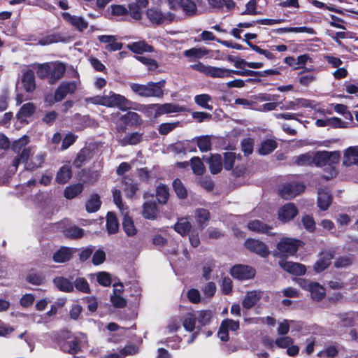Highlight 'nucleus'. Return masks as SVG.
<instances>
[{
    "mask_svg": "<svg viewBox=\"0 0 358 358\" xmlns=\"http://www.w3.org/2000/svg\"><path fill=\"white\" fill-rule=\"evenodd\" d=\"M279 94L270 93H259L255 95V99L258 101L257 110L259 112H269L275 110L280 105L278 102Z\"/></svg>",
    "mask_w": 358,
    "mask_h": 358,
    "instance_id": "5",
    "label": "nucleus"
},
{
    "mask_svg": "<svg viewBox=\"0 0 358 358\" xmlns=\"http://www.w3.org/2000/svg\"><path fill=\"white\" fill-rule=\"evenodd\" d=\"M80 82L77 81H64L62 82L57 88L54 99L57 102L61 101L68 94H73L78 89Z\"/></svg>",
    "mask_w": 358,
    "mask_h": 358,
    "instance_id": "11",
    "label": "nucleus"
},
{
    "mask_svg": "<svg viewBox=\"0 0 358 358\" xmlns=\"http://www.w3.org/2000/svg\"><path fill=\"white\" fill-rule=\"evenodd\" d=\"M71 176L72 171L71 167L67 165H64L57 171L55 180L57 183L64 185L70 180Z\"/></svg>",
    "mask_w": 358,
    "mask_h": 358,
    "instance_id": "39",
    "label": "nucleus"
},
{
    "mask_svg": "<svg viewBox=\"0 0 358 358\" xmlns=\"http://www.w3.org/2000/svg\"><path fill=\"white\" fill-rule=\"evenodd\" d=\"M212 98L209 94H202L194 96L195 103L203 108L212 110L213 106L208 104Z\"/></svg>",
    "mask_w": 358,
    "mask_h": 358,
    "instance_id": "56",
    "label": "nucleus"
},
{
    "mask_svg": "<svg viewBox=\"0 0 358 358\" xmlns=\"http://www.w3.org/2000/svg\"><path fill=\"white\" fill-rule=\"evenodd\" d=\"M298 213V209L295 205L293 203H288L279 209L278 219L282 222H287L293 220Z\"/></svg>",
    "mask_w": 358,
    "mask_h": 358,
    "instance_id": "14",
    "label": "nucleus"
},
{
    "mask_svg": "<svg viewBox=\"0 0 358 358\" xmlns=\"http://www.w3.org/2000/svg\"><path fill=\"white\" fill-rule=\"evenodd\" d=\"M122 228L127 236L132 237L137 234V229L131 217L126 215L122 221Z\"/></svg>",
    "mask_w": 358,
    "mask_h": 358,
    "instance_id": "40",
    "label": "nucleus"
},
{
    "mask_svg": "<svg viewBox=\"0 0 358 358\" xmlns=\"http://www.w3.org/2000/svg\"><path fill=\"white\" fill-rule=\"evenodd\" d=\"M106 229L109 234H115L118 231L119 222L116 215L113 212H108L106 215Z\"/></svg>",
    "mask_w": 358,
    "mask_h": 358,
    "instance_id": "37",
    "label": "nucleus"
},
{
    "mask_svg": "<svg viewBox=\"0 0 358 358\" xmlns=\"http://www.w3.org/2000/svg\"><path fill=\"white\" fill-rule=\"evenodd\" d=\"M313 164L318 167L329 164L328 151L317 152L313 157Z\"/></svg>",
    "mask_w": 358,
    "mask_h": 358,
    "instance_id": "55",
    "label": "nucleus"
},
{
    "mask_svg": "<svg viewBox=\"0 0 358 358\" xmlns=\"http://www.w3.org/2000/svg\"><path fill=\"white\" fill-rule=\"evenodd\" d=\"M208 164L210 171L213 175L219 173L222 169V157L220 155H213Z\"/></svg>",
    "mask_w": 358,
    "mask_h": 358,
    "instance_id": "49",
    "label": "nucleus"
},
{
    "mask_svg": "<svg viewBox=\"0 0 358 358\" xmlns=\"http://www.w3.org/2000/svg\"><path fill=\"white\" fill-rule=\"evenodd\" d=\"M148 3V0H136V2L129 4L128 13H129L131 17L134 20H140L142 17L141 10L145 8Z\"/></svg>",
    "mask_w": 358,
    "mask_h": 358,
    "instance_id": "24",
    "label": "nucleus"
},
{
    "mask_svg": "<svg viewBox=\"0 0 358 358\" xmlns=\"http://www.w3.org/2000/svg\"><path fill=\"white\" fill-rule=\"evenodd\" d=\"M73 287H75L76 290L84 293L90 294L91 289L87 280L83 277L77 278L73 282Z\"/></svg>",
    "mask_w": 358,
    "mask_h": 358,
    "instance_id": "52",
    "label": "nucleus"
},
{
    "mask_svg": "<svg viewBox=\"0 0 358 358\" xmlns=\"http://www.w3.org/2000/svg\"><path fill=\"white\" fill-rule=\"evenodd\" d=\"M134 110L144 113L149 117H157V103L150 105H141L135 103Z\"/></svg>",
    "mask_w": 358,
    "mask_h": 358,
    "instance_id": "47",
    "label": "nucleus"
},
{
    "mask_svg": "<svg viewBox=\"0 0 358 358\" xmlns=\"http://www.w3.org/2000/svg\"><path fill=\"white\" fill-rule=\"evenodd\" d=\"M195 217L200 230L205 227V223L210 220V215L208 210L205 208H198L195 211Z\"/></svg>",
    "mask_w": 358,
    "mask_h": 358,
    "instance_id": "42",
    "label": "nucleus"
},
{
    "mask_svg": "<svg viewBox=\"0 0 358 358\" xmlns=\"http://www.w3.org/2000/svg\"><path fill=\"white\" fill-rule=\"evenodd\" d=\"M174 229L176 232L180 234L182 236H185L190 233L192 229L191 223L182 218L177 222L174 225Z\"/></svg>",
    "mask_w": 358,
    "mask_h": 358,
    "instance_id": "48",
    "label": "nucleus"
},
{
    "mask_svg": "<svg viewBox=\"0 0 358 358\" xmlns=\"http://www.w3.org/2000/svg\"><path fill=\"white\" fill-rule=\"evenodd\" d=\"M196 317L194 313H187L182 321V326L189 332H192L195 329Z\"/></svg>",
    "mask_w": 358,
    "mask_h": 358,
    "instance_id": "54",
    "label": "nucleus"
},
{
    "mask_svg": "<svg viewBox=\"0 0 358 358\" xmlns=\"http://www.w3.org/2000/svg\"><path fill=\"white\" fill-rule=\"evenodd\" d=\"M191 167L194 174L201 176L206 171L205 166L199 157H195L191 159Z\"/></svg>",
    "mask_w": 358,
    "mask_h": 358,
    "instance_id": "57",
    "label": "nucleus"
},
{
    "mask_svg": "<svg viewBox=\"0 0 358 358\" xmlns=\"http://www.w3.org/2000/svg\"><path fill=\"white\" fill-rule=\"evenodd\" d=\"M26 281L31 285L39 286L44 284L45 278L41 272L31 270L26 277Z\"/></svg>",
    "mask_w": 358,
    "mask_h": 358,
    "instance_id": "46",
    "label": "nucleus"
},
{
    "mask_svg": "<svg viewBox=\"0 0 358 358\" xmlns=\"http://www.w3.org/2000/svg\"><path fill=\"white\" fill-rule=\"evenodd\" d=\"M294 164L297 166H308L313 164V157L309 153H305L295 157Z\"/></svg>",
    "mask_w": 358,
    "mask_h": 358,
    "instance_id": "63",
    "label": "nucleus"
},
{
    "mask_svg": "<svg viewBox=\"0 0 358 358\" xmlns=\"http://www.w3.org/2000/svg\"><path fill=\"white\" fill-rule=\"evenodd\" d=\"M332 202V196L327 190L320 189L317 195V206L322 210H326L329 208Z\"/></svg>",
    "mask_w": 358,
    "mask_h": 358,
    "instance_id": "27",
    "label": "nucleus"
},
{
    "mask_svg": "<svg viewBox=\"0 0 358 358\" xmlns=\"http://www.w3.org/2000/svg\"><path fill=\"white\" fill-rule=\"evenodd\" d=\"M209 53V50L204 47L192 48L183 52L184 56L192 59H201Z\"/></svg>",
    "mask_w": 358,
    "mask_h": 358,
    "instance_id": "43",
    "label": "nucleus"
},
{
    "mask_svg": "<svg viewBox=\"0 0 358 358\" xmlns=\"http://www.w3.org/2000/svg\"><path fill=\"white\" fill-rule=\"evenodd\" d=\"M235 104L242 106L245 108L257 110L258 101L255 99V95L250 99L238 98L234 101Z\"/></svg>",
    "mask_w": 358,
    "mask_h": 358,
    "instance_id": "53",
    "label": "nucleus"
},
{
    "mask_svg": "<svg viewBox=\"0 0 358 358\" xmlns=\"http://www.w3.org/2000/svg\"><path fill=\"white\" fill-rule=\"evenodd\" d=\"M146 15L149 20L154 24L159 25L164 23H170L176 18V15L171 12L162 13L157 8L148 9Z\"/></svg>",
    "mask_w": 358,
    "mask_h": 358,
    "instance_id": "6",
    "label": "nucleus"
},
{
    "mask_svg": "<svg viewBox=\"0 0 358 358\" xmlns=\"http://www.w3.org/2000/svg\"><path fill=\"white\" fill-rule=\"evenodd\" d=\"M55 285L57 288L64 292H73V284L69 279L64 277H56L53 280Z\"/></svg>",
    "mask_w": 358,
    "mask_h": 358,
    "instance_id": "35",
    "label": "nucleus"
},
{
    "mask_svg": "<svg viewBox=\"0 0 358 358\" xmlns=\"http://www.w3.org/2000/svg\"><path fill=\"white\" fill-rule=\"evenodd\" d=\"M248 228L249 230L259 234H264L270 236H275V233L271 231L273 227L259 220H254L248 222Z\"/></svg>",
    "mask_w": 358,
    "mask_h": 358,
    "instance_id": "18",
    "label": "nucleus"
},
{
    "mask_svg": "<svg viewBox=\"0 0 358 358\" xmlns=\"http://www.w3.org/2000/svg\"><path fill=\"white\" fill-rule=\"evenodd\" d=\"M64 234L66 237L71 239H77L83 236L84 231L82 228H80L77 226H73L64 230Z\"/></svg>",
    "mask_w": 358,
    "mask_h": 358,
    "instance_id": "61",
    "label": "nucleus"
},
{
    "mask_svg": "<svg viewBox=\"0 0 358 358\" xmlns=\"http://www.w3.org/2000/svg\"><path fill=\"white\" fill-rule=\"evenodd\" d=\"M316 104L314 101H311L309 99L299 98L296 99L293 101H286L284 103H282L280 108L281 110H296L301 108H315Z\"/></svg>",
    "mask_w": 358,
    "mask_h": 358,
    "instance_id": "13",
    "label": "nucleus"
},
{
    "mask_svg": "<svg viewBox=\"0 0 358 358\" xmlns=\"http://www.w3.org/2000/svg\"><path fill=\"white\" fill-rule=\"evenodd\" d=\"M315 124L320 127H331V128H338L339 127H343L344 123H342V120L336 117L317 120L315 122Z\"/></svg>",
    "mask_w": 358,
    "mask_h": 358,
    "instance_id": "34",
    "label": "nucleus"
},
{
    "mask_svg": "<svg viewBox=\"0 0 358 358\" xmlns=\"http://www.w3.org/2000/svg\"><path fill=\"white\" fill-rule=\"evenodd\" d=\"M36 107L32 103H27L24 104L17 114V118L23 122L26 118L30 117L35 111Z\"/></svg>",
    "mask_w": 358,
    "mask_h": 358,
    "instance_id": "44",
    "label": "nucleus"
},
{
    "mask_svg": "<svg viewBox=\"0 0 358 358\" xmlns=\"http://www.w3.org/2000/svg\"><path fill=\"white\" fill-rule=\"evenodd\" d=\"M62 17L79 31H83L88 26L87 22L82 17L72 15L69 13H63Z\"/></svg>",
    "mask_w": 358,
    "mask_h": 358,
    "instance_id": "21",
    "label": "nucleus"
},
{
    "mask_svg": "<svg viewBox=\"0 0 358 358\" xmlns=\"http://www.w3.org/2000/svg\"><path fill=\"white\" fill-rule=\"evenodd\" d=\"M165 80L156 83L149 82L145 85L132 83L130 85V87L134 92L141 96L160 98L164 95L163 87L165 86Z\"/></svg>",
    "mask_w": 358,
    "mask_h": 358,
    "instance_id": "2",
    "label": "nucleus"
},
{
    "mask_svg": "<svg viewBox=\"0 0 358 358\" xmlns=\"http://www.w3.org/2000/svg\"><path fill=\"white\" fill-rule=\"evenodd\" d=\"M101 206V201L98 194H92L86 201L85 208L87 213H92L98 211Z\"/></svg>",
    "mask_w": 358,
    "mask_h": 358,
    "instance_id": "36",
    "label": "nucleus"
},
{
    "mask_svg": "<svg viewBox=\"0 0 358 358\" xmlns=\"http://www.w3.org/2000/svg\"><path fill=\"white\" fill-rule=\"evenodd\" d=\"M277 147V143L273 140L266 141L262 143L259 153L262 155L272 152Z\"/></svg>",
    "mask_w": 358,
    "mask_h": 358,
    "instance_id": "59",
    "label": "nucleus"
},
{
    "mask_svg": "<svg viewBox=\"0 0 358 358\" xmlns=\"http://www.w3.org/2000/svg\"><path fill=\"white\" fill-rule=\"evenodd\" d=\"M343 164L346 166L358 164V149L357 148L350 147L345 150Z\"/></svg>",
    "mask_w": 358,
    "mask_h": 358,
    "instance_id": "33",
    "label": "nucleus"
},
{
    "mask_svg": "<svg viewBox=\"0 0 358 358\" xmlns=\"http://www.w3.org/2000/svg\"><path fill=\"white\" fill-rule=\"evenodd\" d=\"M305 243L297 238H282L277 243L276 248L282 256H294L300 248H303Z\"/></svg>",
    "mask_w": 358,
    "mask_h": 358,
    "instance_id": "4",
    "label": "nucleus"
},
{
    "mask_svg": "<svg viewBox=\"0 0 358 358\" xmlns=\"http://www.w3.org/2000/svg\"><path fill=\"white\" fill-rule=\"evenodd\" d=\"M72 257V249L62 246L53 254L52 259L56 263H65L69 262Z\"/></svg>",
    "mask_w": 358,
    "mask_h": 358,
    "instance_id": "26",
    "label": "nucleus"
},
{
    "mask_svg": "<svg viewBox=\"0 0 358 358\" xmlns=\"http://www.w3.org/2000/svg\"><path fill=\"white\" fill-rule=\"evenodd\" d=\"M22 83L27 92H32L35 90V76L32 70H22Z\"/></svg>",
    "mask_w": 358,
    "mask_h": 358,
    "instance_id": "22",
    "label": "nucleus"
},
{
    "mask_svg": "<svg viewBox=\"0 0 358 358\" xmlns=\"http://www.w3.org/2000/svg\"><path fill=\"white\" fill-rule=\"evenodd\" d=\"M240 329L238 320L232 319H224L220 325L217 335L220 339L223 342H227L229 340V331H236Z\"/></svg>",
    "mask_w": 358,
    "mask_h": 358,
    "instance_id": "9",
    "label": "nucleus"
},
{
    "mask_svg": "<svg viewBox=\"0 0 358 358\" xmlns=\"http://www.w3.org/2000/svg\"><path fill=\"white\" fill-rule=\"evenodd\" d=\"M141 214L146 220H155L159 214V209L156 202L151 201L144 202L142 206Z\"/></svg>",
    "mask_w": 358,
    "mask_h": 358,
    "instance_id": "20",
    "label": "nucleus"
},
{
    "mask_svg": "<svg viewBox=\"0 0 358 358\" xmlns=\"http://www.w3.org/2000/svg\"><path fill=\"white\" fill-rule=\"evenodd\" d=\"M211 136H199L197 139V145L201 152H207L211 148Z\"/></svg>",
    "mask_w": 358,
    "mask_h": 358,
    "instance_id": "62",
    "label": "nucleus"
},
{
    "mask_svg": "<svg viewBox=\"0 0 358 358\" xmlns=\"http://www.w3.org/2000/svg\"><path fill=\"white\" fill-rule=\"evenodd\" d=\"M280 267L286 272L296 275H303L306 272V267L304 264L293 262H280Z\"/></svg>",
    "mask_w": 358,
    "mask_h": 358,
    "instance_id": "16",
    "label": "nucleus"
},
{
    "mask_svg": "<svg viewBox=\"0 0 358 358\" xmlns=\"http://www.w3.org/2000/svg\"><path fill=\"white\" fill-rule=\"evenodd\" d=\"M190 68L212 78H230L232 77L234 74V70L212 66H206L200 62L191 65Z\"/></svg>",
    "mask_w": 358,
    "mask_h": 358,
    "instance_id": "3",
    "label": "nucleus"
},
{
    "mask_svg": "<svg viewBox=\"0 0 358 358\" xmlns=\"http://www.w3.org/2000/svg\"><path fill=\"white\" fill-rule=\"evenodd\" d=\"M172 185L174 192L179 199H185L187 197V190L180 179H174Z\"/></svg>",
    "mask_w": 358,
    "mask_h": 358,
    "instance_id": "50",
    "label": "nucleus"
},
{
    "mask_svg": "<svg viewBox=\"0 0 358 358\" xmlns=\"http://www.w3.org/2000/svg\"><path fill=\"white\" fill-rule=\"evenodd\" d=\"M50 73L49 83L54 84L60 80L64 75L66 66L61 62H50Z\"/></svg>",
    "mask_w": 358,
    "mask_h": 358,
    "instance_id": "19",
    "label": "nucleus"
},
{
    "mask_svg": "<svg viewBox=\"0 0 358 358\" xmlns=\"http://www.w3.org/2000/svg\"><path fill=\"white\" fill-rule=\"evenodd\" d=\"M127 48L136 54H141L143 52H151L153 48L145 41L134 42L127 45Z\"/></svg>",
    "mask_w": 358,
    "mask_h": 358,
    "instance_id": "41",
    "label": "nucleus"
},
{
    "mask_svg": "<svg viewBox=\"0 0 358 358\" xmlns=\"http://www.w3.org/2000/svg\"><path fill=\"white\" fill-rule=\"evenodd\" d=\"M156 196L158 203L164 205L169 198V189L164 184H160L156 187Z\"/></svg>",
    "mask_w": 358,
    "mask_h": 358,
    "instance_id": "45",
    "label": "nucleus"
},
{
    "mask_svg": "<svg viewBox=\"0 0 358 358\" xmlns=\"http://www.w3.org/2000/svg\"><path fill=\"white\" fill-rule=\"evenodd\" d=\"M306 186L303 182H289L285 184L280 190L282 198L289 200L303 192Z\"/></svg>",
    "mask_w": 358,
    "mask_h": 358,
    "instance_id": "7",
    "label": "nucleus"
},
{
    "mask_svg": "<svg viewBox=\"0 0 358 358\" xmlns=\"http://www.w3.org/2000/svg\"><path fill=\"white\" fill-rule=\"evenodd\" d=\"M301 222L303 228L309 233L315 232L316 223L312 215H305L301 217Z\"/></svg>",
    "mask_w": 358,
    "mask_h": 358,
    "instance_id": "58",
    "label": "nucleus"
},
{
    "mask_svg": "<svg viewBox=\"0 0 358 358\" xmlns=\"http://www.w3.org/2000/svg\"><path fill=\"white\" fill-rule=\"evenodd\" d=\"M261 297L262 292L260 291L252 290L247 292L242 301V306L245 309H250L258 303Z\"/></svg>",
    "mask_w": 358,
    "mask_h": 358,
    "instance_id": "23",
    "label": "nucleus"
},
{
    "mask_svg": "<svg viewBox=\"0 0 358 358\" xmlns=\"http://www.w3.org/2000/svg\"><path fill=\"white\" fill-rule=\"evenodd\" d=\"M108 107H117L121 110L134 109L135 103L128 100L124 96L110 92L108 95Z\"/></svg>",
    "mask_w": 358,
    "mask_h": 358,
    "instance_id": "8",
    "label": "nucleus"
},
{
    "mask_svg": "<svg viewBox=\"0 0 358 358\" xmlns=\"http://www.w3.org/2000/svg\"><path fill=\"white\" fill-rule=\"evenodd\" d=\"M234 74L242 76H259V77H265L271 75H278L280 74V71L278 69H268L262 71H255L252 70H245V71H237L234 70Z\"/></svg>",
    "mask_w": 358,
    "mask_h": 358,
    "instance_id": "30",
    "label": "nucleus"
},
{
    "mask_svg": "<svg viewBox=\"0 0 358 358\" xmlns=\"http://www.w3.org/2000/svg\"><path fill=\"white\" fill-rule=\"evenodd\" d=\"M120 121L122 124H124L117 127L118 132H124L125 126L131 125V126H138L141 124L142 120L140 117V115L135 112H128L127 113L123 115L120 118Z\"/></svg>",
    "mask_w": 358,
    "mask_h": 358,
    "instance_id": "17",
    "label": "nucleus"
},
{
    "mask_svg": "<svg viewBox=\"0 0 358 358\" xmlns=\"http://www.w3.org/2000/svg\"><path fill=\"white\" fill-rule=\"evenodd\" d=\"M201 3V0H180V7L185 13L189 16L196 15L197 6Z\"/></svg>",
    "mask_w": 358,
    "mask_h": 358,
    "instance_id": "29",
    "label": "nucleus"
},
{
    "mask_svg": "<svg viewBox=\"0 0 358 358\" xmlns=\"http://www.w3.org/2000/svg\"><path fill=\"white\" fill-rule=\"evenodd\" d=\"M236 159V154L231 152L224 153L223 166L225 170L230 171L233 169Z\"/></svg>",
    "mask_w": 358,
    "mask_h": 358,
    "instance_id": "64",
    "label": "nucleus"
},
{
    "mask_svg": "<svg viewBox=\"0 0 358 358\" xmlns=\"http://www.w3.org/2000/svg\"><path fill=\"white\" fill-rule=\"evenodd\" d=\"M122 183L127 197L133 198L139 189L138 183L134 182L133 178L129 176H124L122 178Z\"/></svg>",
    "mask_w": 358,
    "mask_h": 358,
    "instance_id": "28",
    "label": "nucleus"
},
{
    "mask_svg": "<svg viewBox=\"0 0 358 358\" xmlns=\"http://www.w3.org/2000/svg\"><path fill=\"white\" fill-rule=\"evenodd\" d=\"M334 255L335 251L333 250L322 252L320 258L314 264V270L317 273L324 271L331 264V262L334 259Z\"/></svg>",
    "mask_w": 358,
    "mask_h": 358,
    "instance_id": "15",
    "label": "nucleus"
},
{
    "mask_svg": "<svg viewBox=\"0 0 358 358\" xmlns=\"http://www.w3.org/2000/svg\"><path fill=\"white\" fill-rule=\"evenodd\" d=\"M255 273V270L248 265L236 264L230 269L231 275L240 280L252 279Z\"/></svg>",
    "mask_w": 358,
    "mask_h": 358,
    "instance_id": "10",
    "label": "nucleus"
},
{
    "mask_svg": "<svg viewBox=\"0 0 358 358\" xmlns=\"http://www.w3.org/2000/svg\"><path fill=\"white\" fill-rule=\"evenodd\" d=\"M98 39L101 43H106V49L108 51H117L122 48V43L117 42V38L115 36H99Z\"/></svg>",
    "mask_w": 358,
    "mask_h": 358,
    "instance_id": "25",
    "label": "nucleus"
},
{
    "mask_svg": "<svg viewBox=\"0 0 358 358\" xmlns=\"http://www.w3.org/2000/svg\"><path fill=\"white\" fill-rule=\"evenodd\" d=\"M308 290L311 298L316 301H320L325 296V289L317 282H310L308 284Z\"/></svg>",
    "mask_w": 358,
    "mask_h": 358,
    "instance_id": "31",
    "label": "nucleus"
},
{
    "mask_svg": "<svg viewBox=\"0 0 358 358\" xmlns=\"http://www.w3.org/2000/svg\"><path fill=\"white\" fill-rule=\"evenodd\" d=\"M212 312L209 310H203L199 313L196 320L200 327H204L210 324L212 319Z\"/></svg>",
    "mask_w": 358,
    "mask_h": 358,
    "instance_id": "60",
    "label": "nucleus"
},
{
    "mask_svg": "<svg viewBox=\"0 0 358 358\" xmlns=\"http://www.w3.org/2000/svg\"><path fill=\"white\" fill-rule=\"evenodd\" d=\"M54 341L59 349L70 355H75L81 351V340L67 329H61L54 336Z\"/></svg>",
    "mask_w": 358,
    "mask_h": 358,
    "instance_id": "1",
    "label": "nucleus"
},
{
    "mask_svg": "<svg viewBox=\"0 0 358 358\" xmlns=\"http://www.w3.org/2000/svg\"><path fill=\"white\" fill-rule=\"evenodd\" d=\"M92 157V150L85 147L79 151L73 164L76 168H80L87 161L91 159Z\"/></svg>",
    "mask_w": 358,
    "mask_h": 358,
    "instance_id": "32",
    "label": "nucleus"
},
{
    "mask_svg": "<svg viewBox=\"0 0 358 358\" xmlns=\"http://www.w3.org/2000/svg\"><path fill=\"white\" fill-rule=\"evenodd\" d=\"M45 153H41L33 157L30 162H27L25 167L29 171H34L41 167L45 162Z\"/></svg>",
    "mask_w": 358,
    "mask_h": 358,
    "instance_id": "51",
    "label": "nucleus"
},
{
    "mask_svg": "<svg viewBox=\"0 0 358 358\" xmlns=\"http://www.w3.org/2000/svg\"><path fill=\"white\" fill-rule=\"evenodd\" d=\"M245 247L263 258L267 257L270 254L268 247L264 242L254 238H248L245 241Z\"/></svg>",
    "mask_w": 358,
    "mask_h": 358,
    "instance_id": "12",
    "label": "nucleus"
},
{
    "mask_svg": "<svg viewBox=\"0 0 358 358\" xmlns=\"http://www.w3.org/2000/svg\"><path fill=\"white\" fill-rule=\"evenodd\" d=\"M84 187L81 183H76L67 186L64 192V196L67 199H73L83 191Z\"/></svg>",
    "mask_w": 358,
    "mask_h": 358,
    "instance_id": "38",
    "label": "nucleus"
}]
</instances>
